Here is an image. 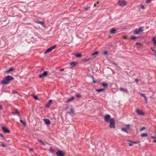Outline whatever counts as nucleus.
<instances>
[{"instance_id": "1", "label": "nucleus", "mask_w": 156, "mask_h": 156, "mask_svg": "<svg viewBox=\"0 0 156 156\" xmlns=\"http://www.w3.org/2000/svg\"><path fill=\"white\" fill-rule=\"evenodd\" d=\"M14 79L12 76L8 75L1 81V83L2 84H8L9 83L10 81L13 80Z\"/></svg>"}, {"instance_id": "2", "label": "nucleus", "mask_w": 156, "mask_h": 156, "mask_svg": "<svg viewBox=\"0 0 156 156\" xmlns=\"http://www.w3.org/2000/svg\"><path fill=\"white\" fill-rule=\"evenodd\" d=\"M98 52L97 51L95 52H94L93 53L91 54V56L92 57H90L87 59H84V61L88 62L91 60H92V58H95L96 56V55H98Z\"/></svg>"}, {"instance_id": "3", "label": "nucleus", "mask_w": 156, "mask_h": 156, "mask_svg": "<svg viewBox=\"0 0 156 156\" xmlns=\"http://www.w3.org/2000/svg\"><path fill=\"white\" fill-rule=\"evenodd\" d=\"M108 123H110L109 127L111 129H115V123L114 119H111Z\"/></svg>"}, {"instance_id": "4", "label": "nucleus", "mask_w": 156, "mask_h": 156, "mask_svg": "<svg viewBox=\"0 0 156 156\" xmlns=\"http://www.w3.org/2000/svg\"><path fill=\"white\" fill-rule=\"evenodd\" d=\"M104 118L105 121L108 123L112 119H114L113 118H111V116L108 114L105 115L104 117Z\"/></svg>"}, {"instance_id": "5", "label": "nucleus", "mask_w": 156, "mask_h": 156, "mask_svg": "<svg viewBox=\"0 0 156 156\" xmlns=\"http://www.w3.org/2000/svg\"><path fill=\"white\" fill-rule=\"evenodd\" d=\"M143 31V27H139L138 29H136L134 32L135 34H138L140 32Z\"/></svg>"}, {"instance_id": "6", "label": "nucleus", "mask_w": 156, "mask_h": 156, "mask_svg": "<svg viewBox=\"0 0 156 156\" xmlns=\"http://www.w3.org/2000/svg\"><path fill=\"white\" fill-rule=\"evenodd\" d=\"M56 45H55L49 48L44 52V54H46L49 53L50 51H51L52 50L55 49L56 48Z\"/></svg>"}, {"instance_id": "7", "label": "nucleus", "mask_w": 156, "mask_h": 156, "mask_svg": "<svg viewBox=\"0 0 156 156\" xmlns=\"http://www.w3.org/2000/svg\"><path fill=\"white\" fill-rule=\"evenodd\" d=\"M118 3L119 5L121 6H124L126 5L127 4V2L124 1L119 0L118 1Z\"/></svg>"}, {"instance_id": "8", "label": "nucleus", "mask_w": 156, "mask_h": 156, "mask_svg": "<svg viewBox=\"0 0 156 156\" xmlns=\"http://www.w3.org/2000/svg\"><path fill=\"white\" fill-rule=\"evenodd\" d=\"M48 72L47 71H44L43 73L40 74L39 75V77L40 78H41L44 77L46 76L48 74Z\"/></svg>"}, {"instance_id": "9", "label": "nucleus", "mask_w": 156, "mask_h": 156, "mask_svg": "<svg viewBox=\"0 0 156 156\" xmlns=\"http://www.w3.org/2000/svg\"><path fill=\"white\" fill-rule=\"evenodd\" d=\"M136 112L138 115H143L144 114V113L142 112V111L138 109L136 110Z\"/></svg>"}, {"instance_id": "10", "label": "nucleus", "mask_w": 156, "mask_h": 156, "mask_svg": "<svg viewBox=\"0 0 156 156\" xmlns=\"http://www.w3.org/2000/svg\"><path fill=\"white\" fill-rule=\"evenodd\" d=\"M57 156H64L63 152L61 151H58L56 153Z\"/></svg>"}, {"instance_id": "11", "label": "nucleus", "mask_w": 156, "mask_h": 156, "mask_svg": "<svg viewBox=\"0 0 156 156\" xmlns=\"http://www.w3.org/2000/svg\"><path fill=\"white\" fill-rule=\"evenodd\" d=\"M2 129L3 130V132L5 133H9L10 132V131L8 130L6 128L2 127Z\"/></svg>"}, {"instance_id": "12", "label": "nucleus", "mask_w": 156, "mask_h": 156, "mask_svg": "<svg viewBox=\"0 0 156 156\" xmlns=\"http://www.w3.org/2000/svg\"><path fill=\"white\" fill-rule=\"evenodd\" d=\"M43 120H44L45 123L47 125H49L50 124V122L49 119H44Z\"/></svg>"}, {"instance_id": "13", "label": "nucleus", "mask_w": 156, "mask_h": 156, "mask_svg": "<svg viewBox=\"0 0 156 156\" xmlns=\"http://www.w3.org/2000/svg\"><path fill=\"white\" fill-rule=\"evenodd\" d=\"M12 113L13 115L16 114L18 115L20 114V112L17 109H15L14 111L12 112Z\"/></svg>"}, {"instance_id": "14", "label": "nucleus", "mask_w": 156, "mask_h": 156, "mask_svg": "<svg viewBox=\"0 0 156 156\" xmlns=\"http://www.w3.org/2000/svg\"><path fill=\"white\" fill-rule=\"evenodd\" d=\"M69 65L71 66V67L72 68L75 66L76 65V63L75 62H70Z\"/></svg>"}, {"instance_id": "15", "label": "nucleus", "mask_w": 156, "mask_h": 156, "mask_svg": "<svg viewBox=\"0 0 156 156\" xmlns=\"http://www.w3.org/2000/svg\"><path fill=\"white\" fill-rule=\"evenodd\" d=\"M140 95L142 97H143L144 98V100H145V102L146 103H147V99L146 96L145 95V94H142V93H140Z\"/></svg>"}, {"instance_id": "16", "label": "nucleus", "mask_w": 156, "mask_h": 156, "mask_svg": "<svg viewBox=\"0 0 156 156\" xmlns=\"http://www.w3.org/2000/svg\"><path fill=\"white\" fill-rule=\"evenodd\" d=\"M152 41L153 42L154 45L156 46V38L155 37H153Z\"/></svg>"}, {"instance_id": "17", "label": "nucleus", "mask_w": 156, "mask_h": 156, "mask_svg": "<svg viewBox=\"0 0 156 156\" xmlns=\"http://www.w3.org/2000/svg\"><path fill=\"white\" fill-rule=\"evenodd\" d=\"M119 90L121 91H122V92H126V93H128V92L127 89H126L123 88H122V87H120L119 88Z\"/></svg>"}, {"instance_id": "18", "label": "nucleus", "mask_w": 156, "mask_h": 156, "mask_svg": "<svg viewBox=\"0 0 156 156\" xmlns=\"http://www.w3.org/2000/svg\"><path fill=\"white\" fill-rule=\"evenodd\" d=\"M75 99V98L73 97H72L71 98H69L68 100L66 101V103H69L70 102H71V101H73L74 99Z\"/></svg>"}, {"instance_id": "19", "label": "nucleus", "mask_w": 156, "mask_h": 156, "mask_svg": "<svg viewBox=\"0 0 156 156\" xmlns=\"http://www.w3.org/2000/svg\"><path fill=\"white\" fill-rule=\"evenodd\" d=\"M116 30L114 28L112 29L110 31V33L111 34H115L116 33Z\"/></svg>"}, {"instance_id": "20", "label": "nucleus", "mask_w": 156, "mask_h": 156, "mask_svg": "<svg viewBox=\"0 0 156 156\" xmlns=\"http://www.w3.org/2000/svg\"><path fill=\"white\" fill-rule=\"evenodd\" d=\"M14 70V69L13 68L11 67L9 69H7L5 71V73H8L10 71H12Z\"/></svg>"}, {"instance_id": "21", "label": "nucleus", "mask_w": 156, "mask_h": 156, "mask_svg": "<svg viewBox=\"0 0 156 156\" xmlns=\"http://www.w3.org/2000/svg\"><path fill=\"white\" fill-rule=\"evenodd\" d=\"M52 101L51 100H50L49 101L47 105H46V107L48 108L49 107V105H51V103Z\"/></svg>"}, {"instance_id": "22", "label": "nucleus", "mask_w": 156, "mask_h": 156, "mask_svg": "<svg viewBox=\"0 0 156 156\" xmlns=\"http://www.w3.org/2000/svg\"><path fill=\"white\" fill-rule=\"evenodd\" d=\"M75 55L76 57L80 58L81 56L82 55L80 53H76L75 54Z\"/></svg>"}, {"instance_id": "23", "label": "nucleus", "mask_w": 156, "mask_h": 156, "mask_svg": "<svg viewBox=\"0 0 156 156\" xmlns=\"http://www.w3.org/2000/svg\"><path fill=\"white\" fill-rule=\"evenodd\" d=\"M20 121L21 123L24 126H26V124L25 122L24 121H23V120H22L21 119V117H20Z\"/></svg>"}, {"instance_id": "24", "label": "nucleus", "mask_w": 156, "mask_h": 156, "mask_svg": "<svg viewBox=\"0 0 156 156\" xmlns=\"http://www.w3.org/2000/svg\"><path fill=\"white\" fill-rule=\"evenodd\" d=\"M148 136V135L147 133H143L141 134L140 136L142 137H147Z\"/></svg>"}, {"instance_id": "25", "label": "nucleus", "mask_w": 156, "mask_h": 156, "mask_svg": "<svg viewBox=\"0 0 156 156\" xmlns=\"http://www.w3.org/2000/svg\"><path fill=\"white\" fill-rule=\"evenodd\" d=\"M70 111L69 112V114H73L74 113V110L72 108L70 109Z\"/></svg>"}, {"instance_id": "26", "label": "nucleus", "mask_w": 156, "mask_h": 156, "mask_svg": "<svg viewBox=\"0 0 156 156\" xmlns=\"http://www.w3.org/2000/svg\"><path fill=\"white\" fill-rule=\"evenodd\" d=\"M124 132H125L127 133V134H128V132L126 130V129L125 128H122L121 129Z\"/></svg>"}, {"instance_id": "27", "label": "nucleus", "mask_w": 156, "mask_h": 156, "mask_svg": "<svg viewBox=\"0 0 156 156\" xmlns=\"http://www.w3.org/2000/svg\"><path fill=\"white\" fill-rule=\"evenodd\" d=\"M104 90V89H97L96 91L98 92H100L103 91Z\"/></svg>"}, {"instance_id": "28", "label": "nucleus", "mask_w": 156, "mask_h": 156, "mask_svg": "<svg viewBox=\"0 0 156 156\" xmlns=\"http://www.w3.org/2000/svg\"><path fill=\"white\" fill-rule=\"evenodd\" d=\"M102 86L105 88L108 87V85L106 83H103L102 84Z\"/></svg>"}, {"instance_id": "29", "label": "nucleus", "mask_w": 156, "mask_h": 156, "mask_svg": "<svg viewBox=\"0 0 156 156\" xmlns=\"http://www.w3.org/2000/svg\"><path fill=\"white\" fill-rule=\"evenodd\" d=\"M129 141L130 142V143H129V146H131L132 145H133V144H134V143L133 142L130 140H129Z\"/></svg>"}, {"instance_id": "30", "label": "nucleus", "mask_w": 156, "mask_h": 156, "mask_svg": "<svg viewBox=\"0 0 156 156\" xmlns=\"http://www.w3.org/2000/svg\"><path fill=\"white\" fill-rule=\"evenodd\" d=\"M33 98L35 100H39L37 96L35 95H33Z\"/></svg>"}, {"instance_id": "31", "label": "nucleus", "mask_w": 156, "mask_h": 156, "mask_svg": "<svg viewBox=\"0 0 156 156\" xmlns=\"http://www.w3.org/2000/svg\"><path fill=\"white\" fill-rule=\"evenodd\" d=\"M136 39V37H135L134 36H131V40H135V39Z\"/></svg>"}, {"instance_id": "32", "label": "nucleus", "mask_w": 156, "mask_h": 156, "mask_svg": "<svg viewBox=\"0 0 156 156\" xmlns=\"http://www.w3.org/2000/svg\"><path fill=\"white\" fill-rule=\"evenodd\" d=\"M38 141L41 142V143L43 145H45V143L43 141H42L41 140H38Z\"/></svg>"}, {"instance_id": "33", "label": "nucleus", "mask_w": 156, "mask_h": 156, "mask_svg": "<svg viewBox=\"0 0 156 156\" xmlns=\"http://www.w3.org/2000/svg\"><path fill=\"white\" fill-rule=\"evenodd\" d=\"M103 54L105 55H107L108 54V51H105L103 52Z\"/></svg>"}, {"instance_id": "34", "label": "nucleus", "mask_w": 156, "mask_h": 156, "mask_svg": "<svg viewBox=\"0 0 156 156\" xmlns=\"http://www.w3.org/2000/svg\"><path fill=\"white\" fill-rule=\"evenodd\" d=\"M126 129H129L130 128V126L129 124H127L126 125Z\"/></svg>"}, {"instance_id": "35", "label": "nucleus", "mask_w": 156, "mask_h": 156, "mask_svg": "<svg viewBox=\"0 0 156 156\" xmlns=\"http://www.w3.org/2000/svg\"><path fill=\"white\" fill-rule=\"evenodd\" d=\"M49 151L52 153H53L55 152V150H52L51 148H50V149H49Z\"/></svg>"}, {"instance_id": "36", "label": "nucleus", "mask_w": 156, "mask_h": 156, "mask_svg": "<svg viewBox=\"0 0 156 156\" xmlns=\"http://www.w3.org/2000/svg\"><path fill=\"white\" fill-rule=\"evenodd\" d=\"M19 95H19V94L18 93H17V94H15L14 96L18 98L19 96Z\"/></svg>"}, {"instance_id": "37", "label": "nucleus", "mask_w": 156, "mask_h": 156, "mask_svg": "<svg viewBox=\"0 0 156 156\" xmlns=\"http://www.w3.org/2000/svg\"><path fill=\"white\" fill-rule=\"evenodd\" d=\"M145 127H142L140 129V131H142L145 129Z\"/></svg>"}, {"instance_id": "38", "label": "nucleus", "mask_w": 156, "mask_h": 156, "mask_svg": "<svg viewBox=\"0 0 156 156\" xmlns=\"http://www.w3.org/2000/svg\"><path fill=\"white\" fill-rule=\"evenodd\" d=\"M18 92L16 91V90H13V93H12V94H17Z\"/></svg>"}, {"instance_id": "39", "label": "nucleus", "mask_w": 156, "mask_h": 156, "mask_svg": "<svg viewBox=\"0 0 156 156\" xmlns=\"http://www.w3.org/2000/svg\"><path fill=\"white\" fill-rule=\"evenodd\" d=\"M39 23L40 24H41L42 25L44 26V22H39Z\"/></svg>"}, {"instance_id": "40", "label": "nucleus", "mask_w": 156, "mask_h": 156, "mask_svg": "<svg viewBox=\"0 0 156 156\" xmlns=\"http://www.w3.org/2000/svg\"><path fill=\"white\" fill-rule=\"evenodd\" d=\"M152 0H146V2L147 3H150Z\"/></svg>"}, {"instance_id": "41", "label": "nucleus", "mask_w": 156, "mask_h": 156, "mask_svg": "<svg viewBox=\"0 0 156 156\" xmlns=\"http://www.w3.org/2000/svg\"><path fill=\"white\" fill-rule=\"evenodd\" d=\"M29 151H33V149L32 148H29Z\"/></svg>"}, {"instance_id": "42", "label": "nucleus", "mask_w": 156, "mask_h": 156, "mask_svg": "<svg viewBox=\"0 0 156 156\" xmlns=\"http://www.w3.org/2000/svg\"><path fill=\"white\" fill-rule=\"evenodd\" d=\"M151 138L152 139H156V136H151Z\"/></svg>"}, {"instance_id": "43", "label": "nucleus", "mask_w": 156, "mask_h": 156, "mask_svg": "<svg viewBox=\"0 0 156 156\" xmlns=\"http://www.w3.org/2000/svg\"><path fill=\"white\" fill-rule=\"evenodd\" d=\"M0 136L2 137V138H4V136L2 134L0 133Z\"/></svg>"}, {"instance_id": "44", "label": "nucleus", "mask_w": 156, "mask_h": 156, "mask_svg": "<svg viewBox=\"0 0 156 156\" xmlns=\"http://www.w3.org/2000/svg\"><path fill=\"white\" fill-rule=\"evenodd\" d=\"M1 146H2L4 147H5L6 146L5 145L3 144H1Z\"/></svg>"}, {"instance_id": "45", "label": "nucleus", "mask_w": 156, "mask_h": 156, "mask_svg": "<svg viewBox=\"0 0 156 156\" xmlns=\"http://www.w3.org/2000/svg\"><path fill=\"white\" fill-rule=\"evenodd\" d=\"M135 81L136 83H138L139 81V80L137 79H135Z\"/></svg>"}, {"instance_id": "46", "label": "nucleus", "mask_w": 156, "mask_h": 156, "mask_svg": "<svg viewBox=\"0 0 156 156\" xmlns=\"http://www.w3.org/2000/svg\"><path fill=\"white\" fill-rule=\"evenodd\" d=\"M89 8H90L89 7H87L85 8L84 9L86 10H87Z\"/></svg>"}, {"instance_id": "47", "label": "nucleus", "mask_w": 156, "mask_h": 156, "mask_svg": "<svg viewBox=\"0 0 156 156\" xmlns=\"http://www.w3.org/2000/svg\"><path fill=\"white\" fill-rule=\"evenodd\" d=\"M140 44H141L140 43L136 42V45H140Z\"/></svg>"}, {"instance_id": "48", "label": "nucleus", "mask_w": 156, "mask_h": 156, "mask_svg": "<svg viewBox=\"0 0 156 156\" xmlns=\"http://www.w3.org/2000/svg\"><path fill=\"white\" fill-rule=\"evenodd\" d=\"M60 72H62V71H64V69L62 68V69H60Z\"/></svg>"}, {"instance_id": "49", "label": "nucleus", "mask_w": 156, "mask_h": 156, "mask_svg": "<svg viewBox=\"0 0 156 156\" xmlns=\"http://www.w3.org/2000/svg\"><path fill=\"white\" fill-rule=\"evenodd\" d=\"M152 142L154 143H156V139L153 140L152 141Z\"/></svg>"}, {"instance_id": "50", "label": "nucleus", "mask_w": 156, "mask_h": 156, "mask_svg": "<svg viewBox=\"0 0 156 156\" xmlns=\"http://www.w3.org/2000/svg\"><path fill=\"white\" fill-rule=\"evenodd\" d=\"M76 97H78V98H80L81 97V96L80 95H78V94L77 95Z\"/></svg>"}, {"instance_id": "51", "label": "nucleus", "mask_w": 156, "mask_h": 156, "mask_svg": "<svg viewBox=\"0 0 156 156\" xmlns=\"http://www.w3.org/2000/svg\"><path fill=\"white\" fill-rule=\"evenodd\" d=\"M141 8H142V9H144V6H143V5H142V6H141Z\"/></svg>"}, {"instance_id": "52", "label": "nucleus", "mask_w": 156, "mask_h": 156, "mask_svg": "<svg viewBox=\"0 0 156 156\" xmlns=\"http://www.w3.org/2000/svg\"><path fill=\"white\" fill-rule=\"evenodd\" d=\"M114 65H115V66H116V67H117L118 66L115 63Z\"/></svg>"}, {"instance_id": "53", "label": "nucleus", "mask_w": 156, "mask_h": 156, "mask_svg": "<svg viewBox=\"0 0 156 156\" xmlns=\"http://www.w3.org/2000/svg\"><path fill=\"white\" fill-rule=\"evenodd\" d=\"M110 63H112V64H114H114H115V63H114V62H110Z\"/></svg>"}, {"instance_id": "54", "label": "nucleus", "mask_w": 156, "mask_h": 156, "mask_svg": "<svg viewBox=\"0 0 156 156\" xmlns=\"http://www.w3.org/2000/svg\"><path fill=\"white\" fill-rule=\"evenodd\" d=\"M2 106L1 105H0V110L2 109Z\"/></svg>"}, {"instance_id": "55", "label": "nucleus", "mask_w": 156, "mask_h": 156, "mask_svg": "<svg viewBox=\"0 0 156 156\" xmlns=\"http://www.w3.org/2000/svg\"><path fill=\"white\" fill-rule=\"evenodd\" d=\"M93 82L94 83H96V82L94 80H93Z\"/></svg>"}, {"instance_id": "56", "label": "nucleus", "mask_w": 156, "mask_h": 156, "mask_svg": "<svg viewBox=\"0 0 156 156\" xmlns=\"http://www.w3.org/2000/svg\"><path fill=\"white\" fill-rule=\"evenodd\" d=\"M96 4H94V7H95V6H96Z\"/></svg>"}, {"instance_id": "57", "label": "nucleus", "mask_w": 156, "mask_h": 156, "mask_svg": "<svg viewBox=\"0 0 156 156\" xmlns=\"http://www.w3.org/2000/svg\"><path fill=\"white\" fill-rule=\"evenodd\" d=\"M154 52L156 53V50H154Z\"/></svg>"}, {"instance_id": "58", "label": "nucleus", "mask_w": 156, "mask_h": 156, "mask_svg": "<svg viewBox=\"0 0 156 156\" xmlns=\"http://www.w3.org/2000/svg\"><path fill=\"white\" fill-rule=\"evenodd\" d=\"M99 3V2H97L96 3H97V4H98V3Z\"/></svg>"}, {"instance_id": "59", "label": "nucleus", "mask_w": 156, "mask_h": 156, "mask_svg": "<svg viewBox=\"0 0 156 156\" xmlns=\"http://www.w3.org/2000/svg\"><path fill=\"white\" fill-rule=\"evenodd\" d=\"M152 50L153 51H154V49H152Z\"/></svg>"}]
</instances>
